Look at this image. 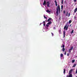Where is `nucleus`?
Listing matches in <instances>:
<instances>
[{
    "label": "nucleus",
    "mask_w": 77,
    "mask_h": 77,
    "mask_svg": "<svg viewBox=\"0 0 77 77\" xmlns=\"http://www.w3.org/2000/svg\"><path fill=\"white\" fill-rule=\"evenodd\" d=\"M71 22H72V21L71 20H70L69 21V24H71Z\"/></svg>",
    "instance_id": "16"
},
{
    "label": "nucleus",
    "mask_w": 77,
    "mask_h": 77,
    "mask_svg": "<svg viewBox=\"0 0 77 77\" xmlns=\"http://www.w3.org/2000/svg\"><path fill=\"white\" fill-rule=\"evenodd\" d=\"M63 5L61 6V9H63Z\"/></svg>",
    "instance_id": "22"
},
{
    "label": "nucleus",
    "mask_w": 77,
    "mask_h": 77,
    "mask_svg": "<svg viewBox=\"0 0 77 77\" xmlns=\"http://www.w3.org/2000/svg\"><path fill=\"white\" fill-rule=\"evenodd\" d=\"M75 13H74V12L73 14V15H75Z\"/></svg>",
    "instance_id": "34"
},
{
    "label": "nucleus",
    "mask_w": 77,
    "mask_h": 77,
    "mask_svg": "<svg viewBox=\"0 0 77 77\" xmlns=\"http://www.w3.org/2000/svg\"><path fill=\"white\" fill-rule=\"evenodd\" d=\"M76 77H77V76H76Z\"/></svg>",
    "instance_id": "42"
},
{
    "label": "nucleus",
    "mask_w": 77,
    "mask_h": 77,
    "mask_svg": "<svg viewBox=\"0 0 77 77\" xmlns=\"http://www.w3.org/2000/svg\"><path fill=\"white\" fill-rule=\"evenodd\" d=\"M43 23H40V25H41V24L42 23V24Z\"/></svg>",
    "instance_id": "39"
},
{
    "label": "nucleus",
    "mask_w": 77,
    "mask_h": 77,
    "mask_svg": "<svg viewBox=\"0 0 77 77\" xmlns=\"http://www.w3.org/2000/svg\"><path fill=\"white\" fill-rule=\"evenodd\" d=\"M51 20H52V19L51 18H49L48 20V22H49L50 21H51Z\"/></svg>",
    "instance_id": "11"
},
{
    "label": "nucleus",
    "mask_w": 77,
    "mask_h": 77,
    "mask_svg": "<svg viewBox=\"0 0 77 77\" xmlns=\"http://www.w3.org/2000/svg\"><path fill=\"white\" fill-rule=\"evenodd\" d=\"M72 49H73V47L72 46L71 47V48L69 49V53H71V50H72Z\"/></svg>",
    "instance_id": "6"
},
{
    "label": "nucleus",
    "mask_w": 77,
    "mask_h": 77,
    "mask_svg": "<svg viewBox=\"0 0 77 77\" xmlns=\"http://www.w3.org/2000/svg\"><path fill=\"white\" fill-rule=\"evenodd\" d=\"M46 3V1H45V0L44 1V2L43 3V5H45Z\"/></svg>",
    "instance_id": "13"
},
{
    "label": "nucleus",
    "mask_w": 77,
    "mask_h": 77,
    "mask_svg": "<svg viewBox=\"0 0 77 77\" xmlns=\"http://www.w3.org/2000/svg\"><path fill=\"white\" fill-rule=\"evenodd\" d=\"M60 56L61 57H63V54H61L60 55Z\"/></svg>",
    "instance_id": "14"
},
{
    "label": "nucleus",
    "mask_w": 77,
    "mask_h": 77,
    "mask_svg": "<svg viewBox=\"0 0 77 77\" xmlns=\"http://www.w3.org/2000/svg\"><path fill=\"white\" fill-rule=\"evenodd\" d=\"M63 13V14H65V11H64Z\"/></svg>",
    "instance_id": "32"
},
{
    "label": "nucleus",
    "mask_w": 77,
    "mask_h": 77,
    "mask_svg": "<svg viewBox=\"0 0 77 77\" xmlns=\"http://www.w3.org/2000/svg\"><path fill=\"white\" fill-rule=\"evenodd\" d=\"M60 13V5H58L57 6V9L56 14L57 15H58V12Z\"/></svg>",
    "instance_id": "1"
},
{
    "label": "nucleus",
    "mask_w": 77,
    "mask_h": 77,
    "mask_svg": "<svg viewBox=\"0 0 77 77\" xmlns=\"http://www.w3.org/2000/svg\"><path fill=\"white\" fill-rule=\"evenodd\" d=\"M64 71H63V73L64 74H65V71H66V69H63Z\"/></svg>",
    "instance_id": "17"
},
{
    "label": "nucleus",
    "mask_w": 77,
    "mask_h": 77,
    "mask_svg": "<svg viewBox=\"0 0 77 77\" xmlns=\"http://www.w3.org/2000/svg\"><path fill=\"white\" fill-rule=\"evenodd\" d=\"M61 3V5H63V0H62Z\"/></svg>",
    "instance_id": "20"
},
{
    "label": "nucleus",
    "mask_w": 77,
    "mask_h": 77,
    "mask_svg": "<svg viewBox=\"0 0 77 77\" xmlns=\"http://www.w3.org/2000/svg\"><path fill=\"white\" fill-rule=\"evenodd\" d=\"M74 19H75V18H76V17L75 16H74Z\"/></svg>",
    "instance_id": "35"
},
{
    "label": "nucleus",
    "mask_w": 77,
    "mask_h": 77,
    "mask_svg": "<svg viewBox=\"0 0 77 77\" xmlns=\"http://www.w3.org/2000/svg\"><path fill=\"white\" fill-rule=\"evenodd\" d=\"M76 65H77V64H74L73 66V67H75V66H76Z\"/></svg>",
    "instance_id": "19"
},
{
    "label": "nucleus",
    "mask_w": 77,
    "mask_h": 77,
    "mask_svg": "<svg viewBox=\"0 0 77 77\" xmlns=\"http://www.w3.org/2000/svg\"><path fill=\"white\" fill-rule=\"evenodd\" d=\"M68 26V23L66 25L64 26V30H67L68 29V27H67V26Z\"/></svg>",
    "instance_id": "3"
},
{
    "label": "nucleus",
    "mask_w": 77,
    "mask_h": 77,
    "mask_svg": "<svg viewBox=\"0 0 77 77\" xmlns=\"http://www.w3.org/2000/svg\"><path fill=\"white\" fill-rule=\"evenodd\" d=\"M54 2L55 3V6H57V2H56V0H55Z\"/></svg>",
    "instance_id": "12"
},
{
    "label": "nucleus",
    "mask_w": 77,
    "mask_h": 77,
    "mask_svg": "<svg viewBox=\"0 0 77 77\" xmlns=\"http://www.w3.org/2000/svg\"><path fill=\"white\" fill-rule=\"evenodd\" d=\"M68 12H67V14H66V15L67 17H68Z\"/></svg>",
    "instance_id": "23"
},
{
    "label": "nucleus",
    "mask_w": 77,
    "mask_h": 77,
    "mask_svg": "<svg viewBox=\"0 0 77 77\" xmlns=\"http://www.w3.org/2000/svg\"><path fill=\"white\" fill-rule=\"evenodd\" d=\"M66 77H72V74H69V75H67Z\"/></svg>",
    "instance_id": "8"
},
{
    "label": "nucleus",
    "mask_w": 77,
    "mask_h": 77,
    "mask_svg": "<svg viewBox=\"0 0 77 77\" xmlns=\"http://www.w3.org/2000/svg\"><path fill=\"white\" fill-rule=\"evenodd\" d=\"M73 71V69H71L69 71V74H71V72H72Z\"/></svg>",
    "instance_id": "5"
},
{
    "label": "nucleus",
    "mask_w": 77,
    "mask_h": 77,
    "mask_svg": "<svg viewBox=\"0 0 77 77\" xmlns=\"http://www.w3.org/2000/svg\"><path fill=\"white\" fill-rule=\"evenodd\" d=\"M71 24H70L69 25V27H71Z\"/></svg>",
    "instance_id": "36"
},
{
    "label": "nucleus",
    "mask_w": 77,
    "mask_h": 77,
    "mask_svg": "<svg viewBox=\"0 0 77 77\" xmlns=\"http://www.w3.org/2000/svg\"><path fill=\"white\" fill-rule=\"evenodd\" d=\"M75 3L76 2V1H77V0H73Z\"/></svg>",
    "instance_id": "30"
},
{
    "label": "nucleus",
    "mask_w": 77,
    "mask_h": 77,
    "mask_svg": "<svg viewBox=\"0 0 77 77\" xmlns=\"http://www.w3.org/2000/svg\"><path fill=\"white\" fill-rule=\"evenodd\" d=\"M73 32H74V30H72V32H71V34H72V33H73Z\"/></svg>",
    "instance_id": "24"
},
{
    "label": "nucleus",
    "mask_w": 77,
    "mask_h": 77,
    "mask_svg": "<svg viewBox=\"0 0 77 77\" xmlns=\"http://www.w3.org/2000/svg\"><path fill=\"white\" fill-rule=\"evenodd\" d=\"M67 27H69V25H68L67 26Z\"/></svg>",
    "instance_id": "40"
},
{
    "label": "nucleus",
    "mask_w": 77,
    "mask_h": 77,
    "mask_svg": "<svg viewBox=\"0 0 77 77\" xmlns=\"http://www.w3.org/2000/svg\"><path fill=\"white\" fill-rule=\"evenodd\" d=\"M70 13H69L68 14V17H69V16H70Z\"/></svg>",
    "instance_id": "27"
},
{
    "label": "nucleus",
    "mask_w": 77,
    "mask_h": 77,
    "mask_svg": "<svg viewBox=\"0 0 77 77\" xmlns=\"http://www.w3.org/2000/svg\"><path fill=\"white\" fill-rule=\"evenodd\" d=\"M51 34L52 36H53V35H54V34H53V33L51 32Z\"/></svg>",
    "instance_id": "29"
},
{
    "label": "nucleus",
    "mask_w": 77,
    "mask_h": 77,
    "mask_svg": "<svg viewBox=\"0 0 77 77\" xmlns=\"http://www.w3.org/2000/svg\"><path fill=\"white\" fill-rule=\"evenodd\" d=\"M61 47H62V46H61Z\"/></svg>",
    "instance_id": "41"
},
{
    "label": "nucleus",
    "mask_w": 77,
    "mask_h": 77,
    "mask_svg": "<svg viewBox=\"0 0 77 77\" xmlns=\"http://www.w3.org/2000/svg\"><path fill=\"white\" fill-rule=\"evenodd\" d=\"M44 18H45V19H47V17H45V15H44Z\"/></svg>",
    "instance_id": "25"
},
{
    "label": "nucleus",
    "mask_w": 77,
    "mask_h": 77,
    "mask_svg": "<svg viewBox=\"0 0 77 77\" xmlns=\"http://www.w3.org/2000/svg\"><path fill=\"white\" fill-rule=\"evenodd\" d=\"M63 38H64L65 37V33H66L65 32V31H64L63 32Z\"/></svg>",
    "instance_id": "9"
},
{
    "label": "nucleus",
    "mask_w": 77,
    "mask_h": 77,
    "mask_svg": "<svg viewBox=\"0 0 77 77\" xmlns=\"http://www.w3.org/2000/svg\"><path fill=\"white\" fill-rule=\"evenodd\" d=\"M64 54L65 55H66V52H65V53H64Z\"/></svg>",
    "instance_id": "31"
},
{
    "label": "nucleus",
    "mask_w": 77,
    "mask_h": 77,
    "mask_svg": "<svg viewBox=\"0 0 77 77\" xmlns=\"http://www.w3.org/2000/svg\"><path fill=\"white\" fill-rule=\"evenodd\" d=\"M45 23V21H43V23Z\"/></svg>",
    "instance_id": "37"
},
{
    "label": "nucleus",
    "mask_w": 77,
    "mask_h": 77,
    "mask_svg": "<svg viewBox=\"0 0 77 77\" xmlns=\"http://www.w3.org/2000/svg\"><path fill=\"white\" fill-rule=\"evenodd\" d=\"M43 26H45V23H43Z\"/></svg>",
    "instance_id": "28"
},
{
    "label": "nucleus",
    "mask_w": 77,
    "mask_h": 77,
    "mask_svg": "<svg viewBox=\"0 0 77 77\" xmlns=\"http://www.w3.org/2000/svg\"><path fill=\"white\" fill-rule=\"evenodd\" d=\"M56 29V28L55 27H54V29Z\"/></svg>",
    "instance_id": "38"
},
{
    "label": "nucleus",
    "mask_w": 77,
    "mask_h": 77,
    "mask_svg": "<svg viewBox=\"0 0 77 77\" xmlns=\"http://www.w3.org/2000/svg\"><path fill=\"white\" fill-rule=\"evenodd\" d=\"M47 6L48 7H50V2H47Z\"/></svg>",
    "instance_id": "7"
},
{
    "label": "nucleus",
    "mask_w": 77,
    "mask_h": 77,
    "mask_svg": "<svg viewBox=\"0 0 77 77\" xmlns=\"http://www.w3.org/2000/svg\"><path fill=\"white\" fill-rule=\"evenodd\" d=\"M67 56H69V53H67Z\"/></svg>",
    "instance_id": "26"
},
{
    "label": "nucleus",
    "mask_w": 77,
    "mask_h": 77,
    "mask_svg": "<svg viewBox=\"0 0 77 77\" xmlns=\"http://www.w3.org/2000/svg\"><path fill=\"white\" fill-rule=\"evenodd\" d=\"M59 32L60 34H61V33H61V30H59Z\"/></svg>",
    "instance_id": "18"
},
{
    "label": "nucleus",
    "mask_w": 77,
    "mask_h": 77,
    "mask_svg": "<svg viewBox=\"0 0 77 77\" xmlns=\"http://www.w3.org/2000/svg\"><path fill=\"white\" fill-rule=\"evenodd\" d=\"M77 11V8H75L74 10V13H76Z\"/></svg>",
    "instance_id": "10"
},
{
    "label": "nucleus",
    "mask_w": 77,
    "mask_h": 77,
    "mask_svg": "<svg viewBox=\"0 0 77 77\" xmlns=\"http://www.w3.org/2000/svg\"><path fill=\"white\" fill-rule=\"evenodd\" d=\"M52 23V22L51 21H49L48 23L46 25V26L48 27H49V25H50Z\"/></svg>",
    "instance_id": "2"
},
{
    "label": "nucleus",
    "mask_w": 77,
    "mask_h": 77,
    "mask_svg": "<svg viewBox=\"0 0 77 77\" xmlns=\"http://www.w3.org/2000/svg\"><path fill=\"white\" fill-rule=\"evenodd\" d=\"M62 47L63 48L62 49V51H65V45L64 44H63L62 45Z\"/></svg>",
    "instance_id": "4"
},
{
    "label": "nucleus",
    "mask_w": 77,
    "mask_h": 77,
    "mask_svg": "<svg viewBox=\"0 0 77 77\" xmlns=\"http://www.w3.org/2000/svg\"><path fill=\"white\" fill-rule=\"evenodd\" d=\"M74 62H75V60H72V63H74Z\"/></svg>",
    "instance_id": "21"
},
{
    "label": "nucleus",
    "mask_w": 77,
    "mask_h": 77,
    "mask_svg": "<svg viewBox=\"0 0 77 77\" xmlns=\"http://www.w3.org/2000/svg\"><path fill=\"white\" fill-rule=\"evenodd\" d=\"M76 72V74H77V69H76V72Z\"/></svg>",
    "instance_id": "33"
},
{
    "label": "nucleus",
    "mask_w": 77,
    "mask_h": 77,
    "mask_svg": "<svg viewBox=\"0 0 77 77\" xmlns=\"http://www.w3.org/2000/svg\"><path fill=\"white\" fill-rule=\"evenodd\" d=\"M46 12H48V13H50V11L48 10H47Z\"/></svg>",
    "instance_id": "15"
}]
</instances>
